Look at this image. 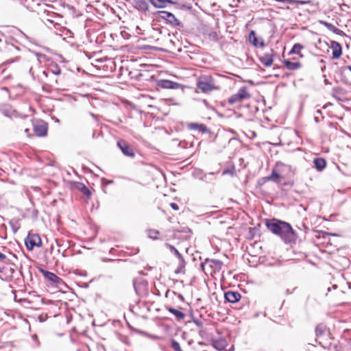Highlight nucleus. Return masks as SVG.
<instances>
[{"mask_svg": "<svg viewBox=\"0 0 351 351\" xmlns=\"http://www.w3.org/2000/svg\"><path fill=\"white\" fill-rule=\"evenodd\" d=\"M167 310L173 314L179 320L183 319L185 317V314L178 309L173 308L172 307H167Z\"/></svg>", "mask_w": 351, "mask_h": 351, "instance_id": "nucleus-25", "label": "nucleus"}, {"mask_svg": "<svg viewBox=\"0 0 351 351\" xmlns=\"http://www.w3.org/2000/svg\"><path fill=\"white\" fill-rule=\"evenodd\" d=\"M4 115L6 117H8L10 118H14L19 117V114L17 113V111H4Z\"/></svg>", "mask_w": 351, "mask_h": 351, "instance_id": "nucleus-33", "label": "nucleus"}, {"mask_svg": "<svg viewBox=\"0 0 351 351\" xmlns=\"http://www.w3.org/2000/svg\"><path fill=\"white\" fill-rule=\"evenodd\" d=\"M317 113L318 114H322V111H321V110L317 111Z\"/></svg>", "mask_w": 351, "mask_h": 351, "instance_id": "nucleus-48", "label": "nucleus"}, {"mask_svg": "<svg viewBox=\"0 0 351 351\" xmlns=\"http://www.w3.org/2000/svg\"><path fill=\"white\" fill-rule=\"evenodd\" d=\"M34 131L38 136H45L47 133V124L44 121H38L34 124Z\"/></svg>", "mask_w": 351, "mask_h": 351, "instance_id": "nucleus-8", "label": "nucleus"}, {"mask_svg": "<svg viewBox=\"0 0 351 351\" xmlns=\"http://www.w3.org/2000/svg\"><path fill=\"white\" fill-rule=\"evenodd\" d=\"M213 346L216 350L223 351L227 346V342L223 339H215L213 341Z\"/></svg>", "mask_w": 351, "mask_h": 351, "instance_id": "nucleus-20", "label": "nucleus"}, {"mask_svg": "<svg viewBox=\"0 0 351 351\" xmlns=\"http://www.w3.org/2000/svg\"><path fill=\"white\" fill-rule=\"evenodd\" d=\"M117 145L122 151L124 155L130 157H134V153L132 149L129 146V145L124 141H119L117 142Z\"/></svg>", "mask_w": 351, "mask_h": 351, "instance_id": "nucleus-12", "label": "nucleus"}, {"mask_svg": "<svg viewBox=\"0 0 351 351\" xmlns=\"http://www.w3.org/2000/svg\"><path fill=\"white\" fill-rule=\"evenodd\" d=\"M16 89V88H15L14 86H12L10 88H8V87H3L2 88V90H4L7 91L9 93L10 97H12V94L14 93V90Z\"/></svg>", "mask_w": 351, "mask_h": 351, "instance_id": "nucleus-35", "label": "nucleus"}, {"mask_svg": "<svg viewBox=\"0 0 351 351\" xmlns=\"http://www.w3.org/2000/svg\"><path fill=\"white\" fill-rule=\"evenodd\" d=\"M156 85L162 88L167 89H178L181 87L180 84L169 80H158L156 82Z\"/></svg>", "mask_w": 351, "mask_h": 351, "instance_id": "nucleus-7", "label": "nucleus"}, {"mask_svg": "<svg viewBox=\"0 0 351 351\" xmlns=\"http://www.w3.org/2000/svg\"><path fill=\"white\" fill-rule=\"evenodd\" d=\"M314 119H315V121L316 122H318V121H319V117H318V116H315Z\"/></svg>", "mask_w": 351, "mask_h": 351, "instance_id": "nucleus-45", "label": "nucleus"}, {"mask_svg": "<svg viewBox=\"0 0 351 351\" xmlns=\"http://www.w3.org/2000/svg\"><path fill=\"white\" fill-rule=\"evenodd\" d=\"M29 73H30V74H32V69L29 70Z\"/></svg>", "mask_w": 351, "mask_h": 351, "instance_id": "nucleus-54", "label": "nucleus"}, {"mask_svg": "<svg viewBox=\"0 0 351 351\" xmlns=\"http://www.w3.org/2000/svg\"><path fill=\"white\" fill-rule=\"evenodd\" d=\"M283 63L289 70H296L301 66V64L299 62H293L289 60H284Z\"/></svg>", "mask_w": 351, "mask_h": 351, "instance_id": "nucleus-24", "label": "nucleus"}, {"mask_svg": "<svg viewBox=\"0 0 351 351\" xmlns=\"http://www.w3.org/2000/svg\"><path fill=\"white\" fill-rule=\"evenodd\" d=\"M47 7L53 8V6L51 5H47Z\"/></svg>", "mask_w": 351, "mask_h": 351, "instance_id": "nucleus-50", "label": "nucleus"}, {"mask_svg": "<svg viewBox=\"0 0 351 351\" xmlns=\"http://www.w3.org/2000/svg\"><path fill=\"white\" fill-rule=\"evenodd\" d=\"M17 88L19 89V91H18L16 95H19V94H21L22 93V87L21 86H19Z\"/></svg>", "mask_w": 351, "mask_h": 351, "instance_id": "nucleus-43", "label": "nucleus"}, {"mask_svg": "<svg viewBox=\"0 0 351 351\" xmlns=\"http://www.w3.org/2000/svg\"><path fill=\"white\" fill-rule=\"evenodd\" d=\"M18 32L20 33V34L21 35L22 37H23L26 39L29 38V37L25 34H24L23 32H21V30L18 29Z\"/></svg>", "mask_w": 351, "mask_h": 351, "instance_id": "nucleus-41", "label": "nucleus"}, {"mask_svg": "<svg viewBox=\"0 0 351 351\" xmlns=\"http://www.w3.org/2000/svg\"><path fill=\"white\" fill-rule=\"evenodd\" d=\"M170 206L171 207V208H173L175 210H178L179 209L178 205L173 202L170 204Z\"/></svg>", "mask_w": 351, "mask_h": 351, "instance_id": "nucleus-39", "label": "nucleus"}, {"mask_svg": "<svg viewBox=\"0 0 351 351\" xmlns=\"http://www.w3.org/2000/svg\"><path fill=\"white\" fill-rule=\"evenodd\" d=\"M178 258V267L175 270V273L176 274H184L185 273L186 262L182 256H181V258Z\"/></svg>", "mask_w": 351, "mask_h": 351, "instance_id": "nucleus-22", "label": "nucleus"}, {"mask_svg": "<svg viewBox=\"0 0 351 351\" xmlns=\"http://www.w3.org/2000/svg\"><path fill=\"white\" fill-rule=\"evenodd\" d=\"M29 110H33V109H32V107H29Z\"/></svg>", "mask_w": 351, "mask_h": 351, "instance_id": "nucleus-55", "label": "nucleus"}, {"mask_svg": "<svg viewBox=\"0 0 351 351\" xmlns=\"http://www.w3.org/2000/svg\"><path fill=\"white\" fill-rule=\"evenodd\" d=\"M156 14H158L162 19L165 20L167 24L172 27H177L179 29L184 27L183 23L170 12L158 11Z\"/></svg>", "mask_w": 351, "mask_h": 351, "instance_id": "nucleus-3", "label": "nucleus"}, {"mask_svg": "<svg viewBox=\"0 0 351 351\" xmlns=\"http://www.w3.org/2000/svg\"><path fill=\"white\" fill-rule=\"evenodd\" d=\"M313 164L316 169L321 171L326 167V162L322 158H317L314 159Z\"/></svg>", "mask_w": 351, "mask_h": 351, "instance_id": "nucleus-21", "label": "nucleus"}, {"mask_svg": "<svg viewBox=\"0 0 351 351\" xmlns=\"http://www.w3.org/2000/svg\"><path fill=\"white\" fill-rule=\"evenodd\" d=\"M330 47L332 50V58L334 59H339L342 55V47L341 45L337 41H330Z\"/></svg>", "mask_w": 351, "mask_h": 351, "instance_id": "nucleus-11", "label": "nucleus"}, {"mask_svg": "<svg viewBox=\"0 0 351 351\" xmlns=\"http://www.w3.org/2000/svg\"><path fill=\"white\" fill-rule=\"evenodd\" d=\"M79 190L83 193L85 195L87 196V197H90V195H91V192L90 191L84 184H80L79 187H78Z\"/></svg>", "mask_w": 351, "mask_h": 351, "instance_id": "nucleus-29", "label": "nucleus"}, {"mask_svg": "<svg viewBox=\"0 0 351 351\" xmlns=\"http://www.w3.org/2000/svg\"><path fill=\"white\" fill-rule=\"evenodd\" d=\"M197 87L204 93H208L213 89L212 84L206 80H199L197 83Z\"/></svg>", "mask_w": 351, "mask_h": 351, "instance_id": "nucleus-18", "label": "nucleus"}, {"mask_svg": "<svg viewBox=\"0 0 351 351\" xmlns=\"http://www.w3.org/2000/svg\"><path fill=\"white\" fill-rule=\"evenodd\" d=\"M160 232L158 230H149L148 231V236L149 238L153 239H158V236L159 235Z\"/></svg>", "mask_w": 351, "mask_h": 351, "instance_id": "nucleus-32", "label": "nucleus"}, {"mask_svg": "<svg viewBox=\"0 0 351 351\" xmlns=\"http://www.w3.org/2000/svg\"><path fill=\"white\" fill-rule=\"evenodd\" d=\"M282 167H286V165L282 162H278L274 169L272 170L271 174L269 176L265 178V179L267 180L273 181L276 183L280 182V178L283 177V176L281 174Z\"/></svg>", "mask_w": 351, "mask_h": 351, "instance_id": "nucleus-5", "label": "nucleus"}, {"mask_svg": "<svg viewBox=\"0 0 351 351\" xmlns=\"http://www.w3.org/2000/svg\"><path fill=\"white\" fill-rule=\"evenodd\" d=\"M25 245L29 250H32L35 247H40L42 241L38 234H29L25 239Z\"/></svg>", "mask_w": 351, "mask_h": 351, "instance_id": "nucleus-6", "label": "nucleus"}, {"mask_svg": "<svg viewBox=\"0 0 351 351\" xmlns=\"http://www.w3.org/2000/svg\"><path fill=\"white\" fill-rule=\"evenodd\" d=\"M259 60L265 66H270L274 62L273 55L271 53H265L263 56L259 57Z\"/></svg>", "mask_w": 351, "mask_h": 351, "instance_id": "nucleus-19", "label": "nucleus"}, {"mask_svg": "<svg viewBox=\"0 0 351 351\" xmlns=\"http://www.w3.org/2000/svg\"><path fill=\"white\" fill-rule=\"evenodd\" d=\"M0 42L3 43L5 45V51L10 52L13 55H16L21 51V48L19 47V41L12 36H3L0 38Z\"/></svg>", "mask_w": 351, "mask_h": 351, "instance_id": "nucleus-2", "label": "nucleus"}, {"mask_svg": "<svg viewBox=\"0 0 351 351\" xmlns=\"http://www.w3.org/2000/svg\"><path fill=\"white\" fill-rule=\"evenodd\" d=\"M5 69H3V70L1 71V73H3L5 72Z\"/></svg>", "mask_w": 351, "mask_h": 351, "instance_id": "nucleus-52", "label": "nucleus"}, {"mask_svg": "<svg viewBox=\"0 0 351 351\" xmlns=\"http://www.w3.org/2000/svg\"><path fill=\"white\" fill-rule=\"evenodd\" d=\"M250 97V94L247 91V88L246 86H243L239 88L237 93L232 95L228 99V103L230 104H234L237 103L241 102L243 99H247Z\"/></svg>", "mask_w": 351, "mask_h": 351, "instance_id": "nucleus-4", "label": "nucleus"}, {"mask_svg": "<svg viewBox=\"0 0 351 351\" xmlns=\"http://www.w3.org/2000/svg\"><path fill=\"white\" fill-rule=\"evenodd\" d=\"M249 40L250 42L252 44L253 46L257 47H263L265 46L264 41L262 40L260 43L258 40V38L256 37V32L254 30H251L249 34Z\"/></svg>", "mask_w": 351, "mask_h": 351, "instance_id": "nucleus-16", "label": "nucleus"}, {"mask_svg": "<svg viewBox=\"0 0 351 351\" xmlns=\"http://www.w3.org/2000/svg\"><path fill=\"white\" fill-rule=\"evenodd\" d=\"M290 170H291V167L286 165V167L281 168V174L282 175V173L284 172L290 171Z\"/></svg>", "mask_w": 351, "mask_h": 351, "instance_id": "nucleus-38", "label": "nucleus"}, {"mask_svg": "<svg viewBox=\"0 0 351 351\" xmlns=\"http://www.w3.org/2000/svg\"><path fill=\"white\" fill-rule=\"evenodd\" d=\"M149 2L156 8H165L167 4H174L173 0H148Z\"/></svg>", "mask_w": 351, "mask_h": 351, "instance_id": "nucleus-15", "label": "nucleus"}, {"mask_svg": "<svg viewBox=\"0 0 351 351\" xmlns=\"http://www.w3.org/2000/svg\"><path fill=\"white\" fill-rule=\"evenodd\" d=\"M326 326L323 324H319L315 328V335L317 337H319L324 334Z\"/></svg>", "mask_w": 351, "mask_h": 351, "instance_id": "nucleus-27", "label": "nucleus"}, {"mask_svg": "<svg viewBox=\"0 0 351 351\" xmlns=\"http://www.w3.org/2000/svg\"><path fill=\"white\" fill-rule=\"evenodd\" d=\"M225 299L229 302H231V303H234V302H237L238 301H239L241 300V294L237 291H227L226 293H225Z\"/></svg>", "mask_w": 351, "mask_h": 351, "instance_id": "nucleus-14", "label": "nucleus"}, {"mask_svg": "<svg viewBox=\"0 0 351 351\" xmlns=\"http://www.w3.org/2000/svg\"><path fill=\"white\" fill-rule=\"evenodd\" d=\"M47 21H48L49 22L51 23H53V21H52L51 19H47Z\"/></svg>", "mask_w": 351, "mask_h": 351, "instance_id": "nucleus-46", "label": "nucleus"}, {"mask_svg": "<svg viewBox=\"0 0 351 351\" xmlns=\"http://www.w3.org/2000/svg\"><path fill=\"white\" fill-rule=\"evenodd\" d=\"M29 73H30V74H32V69L29 70Z\"/></svg>", "mask_w": 351, "mask_h": 351, "instance_id": "nucleus-53", "label": "nucleus"}, {"mask_svg": "<svg viewBox=\"0 0 351 351\" xmlns=\"http://www.w3.org/2000/svg\"><path fill=\"white\" fill-rule=\"evenodd\" d=\"M319 23L321 24H322L323 25H324L328 29L330 28V27L332 25V23H330L328 22L324 21H320Z\"/></svg>", "mask_w": 351, "mask_h": 351, "instance_id": "nucleus-37", "label": "nucleus"}, {"mask_svg": "<svg viewBox=\"0 0 351 351\" xmlns=\"http://www.w3.org/2000/svg\"><path fill=\"white\" fill-rule=\"evenodd\" d=\"M61 73V70L57 64L52 65L50 68L48 69L47 71H43L42 74L47 77L49 74L53 75H58Z\"/></svg>", "mask_w": 351, "mask_h": 351, "instance_id": "nucleus-17", "label": "nucleus"}, {"mask_svg": "<svg viewBox=\"0 0 351 351\" xmlns=\"http://www.w3.org/2000/svg\"><path fill=\"white\" fill-rule=\"evenodd\" d=\"M165 246L167 248H169V250L171 251V252L173 253L177 258H181L182 254L179 252V251L174 246H173L169 243H166Z\"/></svg>", "mask_w": 351, "mask_h": 351, "instance_id": "nucleus-30", "label": "nucleus"}, {"mask_svg": "<svg viewBox=\"0 0 351 351\" xmlns=\"http://www.w3.org/2000/svg\"><path fill=\"white\" fill-rule=\"evenodd\" d=\"M41 272L43 273V274L44 275V276L47 278L49 280L53 282H58V281L60 280V278L56 276L54 273H52V272H50V271H45V270H43L42 269L41 270Z\"/></svg>", "mask_w": 351, "mask_h": 351, "instance_id": "nucleus-23", "label": "nucleus"}, {"mask_svg": "<svg viewBox=\"0 0 351 351\" xmlns=\"http://www.w3.org/2000/svg\"><path fill=\"white\" fill-rule=\"evenodd\" d=\"M36 56L38 58H40V57H45V55L44 54H42V53H36Z\"/></svg>", "mask_w": 351, "mask_h": 351, "instance_id": "nucleus-44", "label": "nucleus"}, {"mask_svg": "<svg viewBox=\"0 0 351 351\" xmlns=\"http://www.w3.org/2000/svg\"><path fill=\"white\" fill-rule=\"evenodd\" d=\"M328 30L331 31L334 34L339 35V36H348L346 33L342 31L341 29L336 27L334 25H331Z\"/></svg>", "mask_w": 351, "mask_h": 351, "instance_id": "nucleus-28", "label": "nucleus"}, {"mask_svg": "<svg viewBox=\"0 0 351 351\" xmlns=\"http://www.w3.org/2000/svg\"><path fill=\"white\" fill-rule=\"evenodd\" d=\"M102 183L104 184H110L113 183V180H106V179L103 178L102 179Z\"/></svg>", "mask_w": 351, "mask_h": 351, "instance_id": "nucleus-40", "label": "nucleus"}, {"mask_svg": "<svg viewBox=\"0 0 351 351\" xmlns=\"http://www.w3.org/2000/svg\"><path fill=\"white\" fill-rule=\"evenodd\" d=\"M5 255L0 252V261H3L4 259H5Z\"/></svg>", "mask_w": 351, "mask_h": 351, "instance_id": "nucleus-42", "label": "nucleus"}, {"mask_svg": "<svg viewBox=\"0 0 351 351\" xmlns=\"http://www.w3.org/2000/svg\"><path fill=\"white\" fill-rule=\"evenodd\" d=\"M133 7L139 12L147 15L149 11V5L146 0H138L134 2Z\"/></svg>", "mask_w": 351, "mask_h": 351, "instance_id": "nucleus-9", "label": "nucleus"}, {"mask_svg": "<svg viewBox=\"0 0 351 351\" xmlns=\"http://www.w3.org/2000/svg\"><path fill=\"white\" fill-rule=\"evenodd\" d=\"M186 127L189 130H197L202 134L209 132V130L208 129V128L205 125L202 123H187Z\"/></svg>", "mask_w": 351, "mask_h": 351, "instance_id": "nucleus-13", "label": "nucleus"}, {"mask_svg": "<svg viewBox=\"0 0 351 351\" xmlns=\"http://www.w3.org/2000/svg\"><path fill=\"white\" fill-rule=\"evenodd\" d=\"M324 82H325V84H328V80H327V79H325Z\"/></svg>", "mask_w": 351, "mask_h": 351, "instance_id": "nucleus-47", "label": "nucleus"}, {"mask_svg": "<svg viewBox=\"0 0 351 351\" xmlns=\"http://www.w3.org/2000/svg\"><path fill=\"white\" fill-rule=\"evenodd\" d=\"M216 112L218 114L219 116H221V114L218 112L217 111H216Z\"/></svg>", "mask_w": 351, "mask_h": 351, "instance_id": "nucleus-51", "label": "nucleus"}, {"mask_svg": "<svg viewBox=\"0 0 351 351\" xmlns=\"http://www.w3.org/2000/svg\"><path fill=\"white\" fill-rule=\"evenodd\" d=\"M44 14H45L47 16H49L50 18H56L60 16V15L57 13H55L53 12H51L49 10H44Z\"/></svg>", "mask_w": 351, "mask_h": 351, "instance_id": "nucleus-34", "label": "nucleus"}, {"mask_svg": "<svg viewBox=\"0 0 351 351\" xmlns=\"http://www.w3.org/2000/svg\"><path fill=\"white\" fill-rule=\"evenodd\" d=\"M209 264V266L215 271H219L221 269L223 263L221 261L219 260L212 259L208 260L207 259L206 262L201 263V267L204 270V267L206 265Z\"/></svg>", "mask_w": 351, "mask_h": 351, "instance_id": "nucleus-10", "label": "nucleus"}, {"mask_svg": "<svg viewBox=\"0 0 351 351\" xmlns=\"http://www.w3.org/2000/svg\"><path fill=\"white\" fill-rule=\"evenodd\" d=\"M19 56H16L14 59H10V60H7L6 62H4L5 64H11V63H13L16 61H18L19 60Z\"/></svg>", "mask_w": 351, "mask_h": 351, "instance_id": "nucleus-36", "label": "nucleus"}, {"mask_svg": "<svg viewBox=\"0 0 351 351\" xmlns=\"http://www.w3.org/2000/svg\"><path fill=\"white\" fill-rule=\"evenodd\" d=\"M267 229L278 235L286 243H295L297 235L291 225L285 221L273 219L266 223Z\"/></svg>", "mask_w": 351, "mask_h": 351, "instance_id": "nucleus-1", "label": "nucleus"}, {"mask_svg": "<svg viewBox=\"0 0 351 351\" xmlns=\"http://www.w3.org/2000/svg\"><path fill=\"white\" fill-rule=\"evenodd\" d=\"M171 347L175 351H182L181 348H180V343L177 341L174 340V339H172L171 341Z\"/></svg>", "mask_w": 351, "mask_h": 351, "instance_id": "nucleus-31", "label": "nucleus"}, {"mask_svg": "<svg viewBox=\"0 0 351 351\" xmlns=\"http://www.w3.org/2000/svg\"><path fill=\"white\" fill-rule=\"evenodd\" d=\"M304 48V46L300 43H295L293 45L292 49L289 52V55L297 54L300 57H302V55L300 53V51Z\"/></svg>", "mask_w": 351, "mask_h": 351, "instance_id": "nucleus-26", "label": "nucleus"}, {"mask_svg": "<svg viewBox=\"0 0 351 351\" xmlns=\"http://www.w3.org/2000/svg\"><path fill=\"white\" fill-rule=\"evenodd\" d=\"M248 82H249L250 84H254L253 81H252V80H249Z\"/></svg>", "mask_w": 351, "mask_h": 351, "instance_id": "nucleus-49", "label": "nucleus"}]
</instances>
